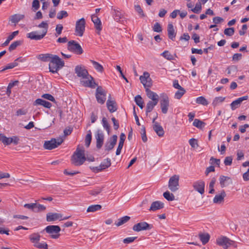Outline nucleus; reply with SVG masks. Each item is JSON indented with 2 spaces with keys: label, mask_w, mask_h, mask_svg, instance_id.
Wrapping results in <instances>:
<instances>
[{
  "label": "nucleus",
  "mask_w": 249,
  "mask_h": 249,
  "mask_svg": "<svg viewBox=\"0 0 249 249\" xmlns=\"http://www.w3.org/2000/svg\"><path fill=\"white\" fill-rule=\"evenodd\" d=\"M38 27L43 28L41 32L33 31L27 34L26 36L32 40H41L46 36L49 27L48 24L45 21H42L38 25Z\"/></svg>",
  "instance_id": "f257e3e1"
},
{
  "label": "nucleus",
  "mask_w": 249,
  "mask_h": 249,
  "mask_svg": "<svg viewBox=\"0 0 249 249\" xmlns=\"http://www.w3.org/2000/svg\"><path fill=\"white\" fill-rule=\"evenodd\" d=\"M86 160L84 150L77 148L71 157V163L75 166L82 165Z\"/></svg>",
  "instance_id": "f03ea898"
},
{
  "label": "nucleus",
  "mask_w": 249,
  "mask_h": 249,
  "mask_svg": "<svg viewBox=\"0 0 249 249\" xmlns=\"http://www.w3.org/2000/svg\"><path fill=\"white\" fill-rule=\"evenodd\" d=\"M63 142L62 138L58 139H52L50 141H45L43 144V147L45 149L52 150L57 147Z\"/></svg>",
  "instance_id": "7ed1b4c3"
},
{
  "label": "nucleus",
  "mask_w": 249,
  "mask_h": 249,
  "mask_svg": "<svg viewBox=\"0 0 249 249\" xmlns=\"http://www.w3.org/2000/svg\"><path fill=\"white\" fill-rule=\"evenodd\" d=\"M86 20L84 18H82L78 19L75 24V35L79 36H83L85 31Z\"/></svg>",
  "instance_id": "20e7f679"
},
{
  "label": "nucleus",
  "mask_w": 249,
  "mask_h": 249,
  "mask_svg": "<svg viewBox=\"0 0 249 249\" xmlns=\"http://www.w3.org/2000/svg\"><path fill=\"white\" fill-rule=\"evenodd\" d=\"M68 49L77 54H81L83 51L79 44L74 40H71L68 43Z\"/></svg>",
  "instance_id": "39448f33"
},
{
  "label": "nucleus",
  "mask_w": 249,
  "mask_h": 249,
  "mask_svg": "<svg viewBox=\"0 0 249 249\" xmlns=\"http://www.w3.org/2000/svg\"><path fill=\"white\" fill-rule=\"evenodd\" d=\"M179 179V177L177 175H175L170 178L168 188L172 192H175L178 189Z\"/></svg>",
  "instance_id": "423d86ee"
},
{
  "label": "nucleus",
  "mask_w": 249,
  "mask_h": 249,
  "mask_svg": "<svg viewBox=\"0 0 249 249\" xmlns=\"http://www.w3.org/2000/svg\"><path fill=\"white\" fill-rule=\"evenodd\" d=\"M0 142H1L3 144L5 145H8L11 143H13L14 145H17L19 143L20 139L19 137L17 136H14L12 137H7L3 134H2L1 139Z\"/></svg>",
  "instance_id": "0eeeda50"
},
{
  "label": "nucleus",
  "mask_w": 249,
  "mask_h": 249,
  "mask_svg": "<svg viewBox=\"0 0 249 249\" xmlns=\"http://www.w3.org/2000/svg\"><path fill=\"white\" fill-rule=\"evenodd\" d=\"M140 80L141 82L143 85L145 90L147 89H149V88L152 86V79L150 77L149 73L147 71L144 72L143 75L140 76Z\"/></svg>",
  "instance_id": "6e6552de"
},
{
  "label": "nucleus",
  "mask_w": 249,
  "mask_h": 249,
  "mask_svg": "<svg viewBox=\"0 0 249 249\" xmlns=\"http://www.w3.org/2000/svg\"><path fill=\"white\" fill-rule=\"evenodd\" d=\"M106 91L104 90L102 87L99 86L96 90L95 96L97 101L98 103L104 104L105 102L106 98Z\"/></svg>",
  "instance_id": "1a4fd4ad"
},
{
  "label": "nucleus",
  "mask_w": 249,
  "mask_h": 249,
  "mask_svg": "<svg viewBox=\"0 0 249 249\" xmlns=\"http://www.w3.org/2000/svg\"><path fill=\"white\" fill-rule=\"evenodd\" d=\"M234 242L226 236H221L216 239L217 244L222 246L225 249H227L229 246L232 245Z\"/></svg>",
  "instance_id": "9d476101"
},
{
  "label": "nucleus",
  "mask_w": 249,
  "mask_h": 249,
  "mask_svg": "<svg viewBox=\"0 0 249 249\" xmlns=\"http://www.w3.org/2000/svg\"><path fill=\"white\" fill-rule=\"evenodd\" d=\"M160 105L162 112L166 114L169 107V99L166 94H162L161 95Z\"/></svg>",
  "instance_id": "9b49d317"
},
{
  "label": "nucleus",
  "mask_w": 249,
  "mask_h": 249,
  "mask_svg": "<svg viewBox=\"0 0 249 249\" xmlns=\"http://www.w3.org/2000/svg\"><path fill=\"white\" fill-rule=\"evenodd\" d=\"M81 84L85 87H89L91 88H95L97 85L94 82L93 78L90 75L88 74L85 78L81 79L80 81Z\"/></svg>",
  "instance_id": "f8f14e48"
},
{
  "label": "nucleus",
  "mask_w": 249,
  "mask_h": 249,
  "mask_svg": "<svg viewBox=\"0 0 249 249\" xmlns=\"http://www.w3.org/2000/svg\"><path fill=\"white\" fill-rule=\"evenodd\" d=\"M151 225L145 222L138 223L134 225L133 230L135 231H140L143 230H148L151 229Z\"/></svg>",
  "instance_id": "ddd939ff"
},
{
  "label": "nucleus",
  "mask_w": 249,
  "mask_h": 249,
  "mask_svg": "<svg viewBox=\"0 0 249 249\" xmlns=\"http://www.w3.org/2000/svg\"><path fill=\"white\" fill-rule=\"evenodd\" d=\"M117 136L114 135L109 138L108 141L107 142L105 145V149L107 151L112 150L116 145L117 141Z\"/></svg>",
  "instance_id": "4468645a"
},
{
  "label": "nucleus",
  "mask_w": 249,
  "mask_h": 249,
  "mask_svg": "<svg viewBox=\"0 0 249 249\" xmlns=\"http://www.w3.org/2000/svg\"><path fill=\"white\" fill-rule=\"evenodd\" d=\"M194 189L201 195L204 193L205 183L202 180H198L193 183Z\"/></svg>",
  "instance_id": "2eb2a0df"
},
{
  "label": "nucleus",
  "mask_w": 249,
  "mask_h": 249,
  "mask_svg": "<svg viewBox=\"0 0 249 249\" xmlns=\"http://www.w3.org/2000/svg\"><path fill=\"white\" fill-rule=\"evenodd\" d=\"M75 72L77 74V76L81 77L82 78H85V77L88 75L89 73L87 70H86L84 67H82L80 66H76L75 68Z\"/></svg>",
  "instance_id": "dca6fc26"
},
{
  "label": "nucleus",
  "mask_w": 249,
  "mask_h": 249,
  "mask_svg": "<svg viewBox=\"0 0 249 249\" xmlns=\"http://www.w3.org/2000/svg\"><path fill=\"white\" fill-rule=\"evenodd\" d=\"M107 107L109 111L111 113L115 112L117 109L116 102L115 100H111L110 99H108L107 100Z\"/></svg>",
  "instance_id": "f3484780"
},
{
  "label": "nucleus",
  "mask_w": 249,
  "mask_h": 249,
  "mask_svg": "<svg viewBox=\"0 0 249 249\" xmlns=\"http://www.w3.org/2000/svg\"><path fill=\"white\" fill-rule=\"evenodd\" d=\"M95 138L96 140V147L97 148L100 149L103 145L104 138L103 133L100 130L97 131Z\"/></svg>",
  "instance_id": "a211bd4d"
},
{
  "label": "nucleus",
  "mask_w": 249,
  "mask_h": 249,
  "mask_svg": "<svg viewBox=\"0 0 249 249\" xmlns=\"http://www.w3.org/2000/svg\"><path fill=\"white\" fill-rule=\"evenodd\" d=\"M164 203L160 201H156L152 203L149 209V211H156L162 209L164 207Z\"/></svg>",
  "instance_id": "6ab92c4d"
},
{
  "label": "nucleus",
  "mask_w": 249,
  "mask_h": 249,
  "mask_svg": "<svg viewBox=\"0 0 249 249\" xmlns=\"http://www.w3.org/2000/svg\"><path fill=\"white\" fill-rule=\"evenodd\" d=\"M91 20L94 24L95 28L98 31V34H99L102 30V24L100 18L94 14L91 16Z\"/></svg>",
  "instance_id": "aec40b11"
},
{
  "label": "nucleus",
  "mask_w": 249,
  "mask_h": 249,
  "mask_svg": "<svg viewBox=\"0 0 249 249\" xmlns=\"http://www.w3.org/2000/svg\"><path fill=\"white\" fill-rule=\"evenodd\" d=\"M248 99V96H243L242 97L239 98L235 100V101H233L231 104V107L232 110H234L237 107H238L241 103L244 100H247Z\"/></svg>",
  "instance_id": "412c9836"
},
{
  "label": "nucleus",
  "mask_w": 249,
  "mask_h": 249,
  "mask_svg": "<svg viewBox=\"0 0 249 249\" xmlns=\"http://www.w3.org/2000/svg\"><path fill=\"white\" fill-rule=\"evenodd\" d=\"M226 196V194L224 190H222L220 194L216 195L213 199L214 203L220 204L224 202V198Z\"/></svg>",
  "instance_id": "4be33fe9"
},
{
  "label": "nucleus",
  "mask_w": 249,
  "mask_h": 249,
  "mask_svg": "<svg viewBox=\"0 0 249 249\" xmlns=\"http://www.w3.org/2000/svg\"><path fill=\"white\" fill-rule=\"evenodd\" d=\"M62 215L58 213H49L47 214L46 220L47 221H53L59 219H61Z\"/></svg>",
  "instance_id": "5701e85b"
},
{
  "label": "nucleus",
  "mask_w": 249,
  "mask_h": 249,
  "mask_svg": "<svg viewBox=\"0 0 249 249\" xmlns=\"http://www.w3.org/2000/svg\"><path fill=\"white\" fill-rule=\"evenodd\" d=\"M50 62L61 68L64 66V62L56 55H53Z\"/></svg>",
  "instance_id": "b1692460"
},
{
  "label": "nucleus",
  "mask_w": 249,
  "mask_h": 249,
  "mask_svg": "<svg viewBox=\"0 0 249 249\" xmlns=\"http://www.w3.org/2000/svg\"><path fill=\"white\" fill-rule=\"evenodd\" d=\"M153 129L156 134L160 137H163L164 134V131L163 127L159 123H155L153 125Z\"/></svg>",
  "instance_id": "393cba45"
},
{
  "label": "nucleus",
  "mask_w": 249,
  "mask_h": 249,
  "mask_svg": "<svg viewBox=\"0 0 249 249\" xmlns=\"http://www.w3.org/2000/svg\"><path fill=\"white\" fill-rule=\"evenodd\" d=\"M60 230L59 226L56 225L48 226L45 228L46 231L50 234L58 233Z\"/></svg>",
  "instance_id": "a878e982"
},
{
  "label": "nucleus",
  "mask_w": 249,
  "mask_h": 249,
  "mask_svg": "<svg viewBox=\"0 0 249 249\" xmlns=\"http://www.w3.org/2000/svg\"><path fill=\"white\" fill-rule=\"evenodd\" d=\"M24 17V15L23 14H15L10 17L9 20L11 23H14L16 25L19 21L23 19Z\"/></svg>",
  "instance_id": "bb28decb"
},
{
  "label": "nucleus",
  "mask_w": 249,
  "mask_h": 249,
  "mask_svg": "<svg viewBox=\"0 0 249 249\" xmlns=\"http://www.w3.org/2000/svg\"><path fill=\"white\" fill-rule=\"evenodd\" d=\"M34 106H42L48 108H50L52 107V104L48 101L41 99H37L33 103Z\"/></svg>",
  "instance_id": "cd10ccee"
},
{
  "label": "nucleus",
  "mask_w": 249,
  "mask_h": 249,
  "mask_svg": "<svg viewBox=\"0 0 249 249\" xmlns=\"http://www.w3.org/2000/svg\"><path fill=\"white\" fill-rule=\"evenodd\" d=\"M167 33L168 37L172 40H174L176 36V33L172 23L168 24Z\"/></svg>",
  "instance_id": "c85d7f7f"
},
{
  "label": "nucleus",
  "mask_w": 249,
  "mask_h": 249,
  "mask_svg": "<svg viewBox=\"0 0 249 249\" xmlns=\"http://www.w3.org/2000/svg\"><path fill=\"white\" fill-rule=\"evenodd\" d=\"M145 91L147 97L151 99L152 102H159V95L156 93L148 89L145 90Z\"/></svg>",
  "instance_id": "c756f323"
},
{
  "label": "nucleus",
  "mask_w": 249,
  "mask_h": 249,
  "mask_svg": "<svg viewBox=\"0 0 249 249\" xmlns=\"http://www.w3.org/2000/svg\"><path fill=\"white\" fill-rule=\"evenodd\" d=\"M18 62H22V59H21V57L16 59L13 62L7 64L0 71L2 72L6 70L11 69L15 68V67L17 66L18 65Z\"/></svg>",
  "instance_id": "7c9ffc66"
},
{
  "label": "nucleus",
  "mask_w": 249,
  "mask_h": 249,
  "mask_svg": "<svg viewBox=\"0 0 249 249\" xmlns=\"http://www.w3.org/2000/svg\"><path fill=\"white\" fill-rule=\"evenodd\" d=\"M53 55L50 53L40 54L38 56L37 58L43 62H50Z\"/></svg>",
  "instance_id": "2f4dec72"
},
{
  "label": "nucleus",
  "mask_w": 249,
  "mask_h": 249,
  "mask_svg": "<svg viewBox=\"0 0 249 249\" xmlns=\"http://www.w3.org/2000/svg\"><path fill=\"white\" fill-rule=\"evenodd\" d=\"M158 103V102H152V101H149L147 103L146 107V114L147 115L148 113L152 111L154 107L157 105Z\"/></svg>",
  "instance_id": "473e14b6"
},
{
  "label": "nucleus",
  "mask_w": 249,
  "mask_h": 249,
  "mask_svg": "<svg viewBox=\"0 0 249 249\" xmlns=\"http://www.w3.org/2000/svg\"><path fill=\"white\" fill-rule=\"evenodd\" d=\"M198 236L200 240L203 245H205L208 242L210 237V235L207 233H199Z\"/></svg>",
  "instance_id": "72a5a7b5"
},
{
  "label": "nucleus",
  "mask_w": 249,
  "mask_h": 249,
  "mask_svg": "<svg viewBox=\"0 0 249 249\" xmlns=\"http://www.w3.org/2000/svg\"><path fill=\"white\" fill-rule=\"evenodd\" d=\"M130 217L128 216H124L118 219V221L115 222V224L117 227H119L124 224L127 222L129 219Z\"/></svg>",
  "instance_id": "f704fd0d"
},
{
  "label": "nucleus",
  "mask_w": 249,
  "mask_h": 249,
  "mask_svg": "<svg viewBox=\"0 0 249 249\" xmlns=\"http://www.w3.org/2000/svg\"><path fill=\"white\" fill-rule=\"evenodd\" d=\"M111 165L110 160L109 158L105 159L103 162L101 163L99 167L102 170L109 167Z\"/></svg>",
  "instance_id": "c9c22d12"
},
{
  "label": "nucleus",
  "mask_w": 249,
  "mask_h": 249,
  "mask_svg": "<svg viewBox=\"0 0 249 249\" xmlns=\"http://www.w3.org/2000/svg\"><path fill=\"white\" fill-rule=\"evenodd\" d=\"M30 241L34 244L36 242L39 241L40 239V235L37 233H34L32 234L29 236Z\"/></svg>",
  "instance_id": "e433bc0d"
},
{
  "label": "nucleus",
  "mask_w": 249,
  "mask_h": 249,
  "mask_svg": "<svg viewBox=\"0 0 249 249\" xmlns=\"http://www.w3.org/2000/svg\"><path fill=\"white\" fill-rule=\"evenodd\" d=\"M113 15L114 19L116 21H120L123 17L121 12L116 9L113 10Z\"/></svg>",
  "instance_id": "4c0bfd02"
},
{
  "label": "nucleus",
  "mask_w": 249,
  "mask_h": 249,
  "mask_svg": "<svg viewBox=\"0 0 249 249\" xmlns=\"http://www.w3.org/2000/svg\"><path fill=\"white\" fill-rule=\"evenodd\" d=\"M102 208L101 205L99 204H96V205H92L89 206L87 210V212H94L100 210Z\"/></svg>",
  "instance_id": "58836bf2"
},
{
  "label": "nucleus",
  "mask_w": 249,
  "mask_h": 249,
  "mask_svg": "<svg viewBox=\"0 0 249 249\" xmlns=\"http://www.w3.org/2000/svg\"><path fill=\"white\" fill-rule=\"evenodd\" d=\"M90 62L92 63L96 71L100 72H102L103 71L104 68L101 64L92 60H90Z\"/></svg>",
  "instance_id": "ea45409f"
},
{
  "label": "nucleus",
  "mask_w": 249,
  "mask_h": 249,
  "mask_svg": "<svg viewBox=\"0 0 249 249\" xmlns=\"http://www.w3.org/2000/svg\"><path fill=\"white\" fill-rule=\"evenodd\" d=\"M194 126L200 129H202L205 126V123L200 120L196 119L193 123Z\"/></svg>",
  "instance_id": "a19ab883"
},
{
  "label": "nucleus",
  "mask_w": 249,
  "mask_h": 249,
  "mask_svg": "<svg viewBox=\"0 0 249 249\" xmlns=\"http://www.w3.org/2000/svg\"><path fill=\"white\" fill-rule=\"evenodd\" d=\"M22 43V41L21 40H17L13 42L9 47V50L10 51H12L16 49V48L20 46Z\"/></svg>",
  "instance_id": "79ce46f5"
},
{
  "label": "nucleus",
  "mask_w": 249,
  "mask_h": 249,
  "mask_svg": "<svg viewBox=\"0 0 249 249\" xmlns=\"http://www.w3.org/2000/svg\"><path fill=\"white\" fill-rule=\"evenodd\" d=\"M50 71L52 73L57 72V71L61 68V67H59L55 64H53L52 63L50 62V64L49 65Z\"/></svg>",
  "instance_id": "37998d69"
},
{
  "label": "nucleus",
  "mask_w": 249,
  "mask_h": 249,
  "mask_svg": "<svg viewBox=\"0 0 249 249\" xmlns=\"http://www.w3.org/2000/svg\"><path fill=\"white\" fill-rule=\"evenodd\" d=\"M36 203V206L34 210V212L39 213L40 212L44 211L46 210V207L40 204Z\"/></svg>",
  "instance_id": "c03bdc74"
},
{
  "label": "nucleus",
  "mask_w": 249,
  "mask_h": 249,
  "mask_svg": "<svg viewBox=\"0 0 249 249\" xmlns=\"http://www.w3.org/2000/svg\"><path fill=\"white\" fill-rule=\"evenodd\" d=\"M18 31L13 32L11 35H10L8 36L7 40L3 43V45L4 46L7 45L9 44V42L11 40H12L14 38V37L18 34Z\"/></svg>",
  "instance_id": "a18cd8bd"
},
{
  "label": "nucleus",
  "mask_w": 249,
  "mask_h": 249,
  "mask_svg": "<svg viewBox=\"0 0 249 249\" xmlns=\"http://www.w3.org/2000/svg\"><path fill=\"white\" fill-rule=\"evenodd\" d=\"M161 55L167 60H172L174 59V56L168 51H165Z\"/></svg>",
  "instance_id": "49530a36"
},
{
  "label": "nucleus",
  "mask_w": 249,
  "mask_h": 249,
  "mask_svg": "<svg viewBox=\"0 0 249 249\" xmlns=\"http://www.w3.org/2000/svg\"><path fill=\"white\" fill-rule=\"evenodd\" d=\"M164 197L168 201H173L175 200L174 195L170 193L169 191L164 192L163 194Z\"/></svg>",
  "instance_id": "de8ad7c7"
},
{
  "label": "nucleus",
  "mask_w": 249,
  "mask_h": 249,
  "mask_svg": "<svg viewBox=\"0 0 249 249\" xmlns=\"http://www.w3.org/2000/svg\"><path fill=\"white\" fill-rule=\"evenodd\" d=\"M230 179V178L224 176H221L219 178L220 184L222 188L225 187V182Z\"/></svg>",
  "instance_id": "09e8293b"
},
{
  "label": "nucleus",
  "mask_w": 249,
  "mask_h": 249,
  "mask_svg": "<svg viewBox=\"0 0 249 249\" xmlns=\"http://www.w3.org/2000/svg\"><path fill=\"white\" fill-rule=\"evenodd\" d=\"M91 132L90 130L88 131V133L87 134L85 138V145L87 147H89L91 141Z\"/></svg>",
  "instance_id": "8fccbe9b"
},
{
  "label": "nucleus",
  "mask_w": 249,
  "mask_h": 249,
  "mask_svg": "<svg viewBox=\"0 0 249 249\" xmlns=\"http://www.w3.org/2000/svg\"><path fill=\"white\" fill-rule=\"evenodd\" d=\"M196 102L197 104H201L204 106H206L208 104L207 100L203 96H200L196 98Z\"/></svg>",
  "instance_id": "3c124183"
},
{
  "label": "nucleus",
  "mask_w": 249,
  "mask_h": 249,
  "mask_svg": "<svg viewBox=\"0 0 249 249\" xmlns=\"http://www.w3.org/2000/svg\"><path fill=\"white\" fill-rule=\"evenodd\" d=\"M225 99V97H223L221 96L215 97L213 102V104L214 106H216L219 103L223 102Z\"/></svg>",
  "instance_id": "603ef678"
},
{
  "label": "nucleus",
  "mask_w": 249,
  "mask_h": 249,
  "mask_svg": "<svg viewBox=\"0 0 249 249\" xmlns=\"http://www.w3.org/2000/svg\"><path fill=\"white\" fill-rule=\"evenodd\" d=\"M102 122L104 128L107 131V133L109 134L110 131V125L108 124L107 120L105 117H104L102 119Z\"/></svg>",
  "instance_id": "864d4df0"
},
{
  "label": "nucleus",
  "mask_w": 249,
  "mask_h": 249,
  "mask_svg": "<svg viewBox=\"0 0 249 249\" xmlns=\"http://www.w3.org/2000/svg\"><path fill=\"white\" fill-rule=\"evenodd\" d=\"M216 179L215 178H213L210 182L209 188L210 189L209 193L213 194L214 193V189L213 188L214 184L215 183Z\"/></svg>",
  "instance_id": "5fc2aeb1"
},
{
  "label": "nucleus",
  "mask_w": 249,
  "mask_h": 249,
  "mask_svg": "<svg viewBox=\"0 0 249 249\" xmlns=\"http://www.w3.org/2000/svg\"><path fill=\"white\" fill-rule=\"evenodd\" d=\"M185 90L184 89H180L178 90L175 94V98L179 99L185 93Z\"/></svg>",
  "instance_id": "6e6d98bb"
},
{
  "label": "nucleus",
  "mask_w": 249,
  "mask_h": 249,
  "mask_svg": "<svg viewBox=\"0 0 249 249\" xmlns=\"http://www.w3.org/2000/svg\"><path fill=\"white\" fill-rule=\"evenodd\" d=\"M34 246L38 249H48V245L46 243H39V241L36 242Z\"/></svg>",
  "instance_id": "4d7b16f0"
},
{
  "label": "nucleus",
  "mask_w": 249,
  "mask_h": 249,
  "mask_svg": "<svg viewBox=\"0 0 249 249\" xmlns=\"http://www.w3.org/2000/svg\"><path fill=\"white\" fill-rule=\"evenodd\" d=\"M68 16V13L66 11H61L57 13V18L58 19H61L67 17Z\"/></svg>",
  "instance_id": "13d9d810"
},
{
  "label": "nucleus",
  "mask_w": 249,
  "mask_h": 249,
  "mask_svg": "<svg viewBox=\"0 0 249 249\" xmlns=\"http://www.w3.org/2000/svg\"><path fill=\"white\" fill-rule=\"evenodd\" d=\"M201 8L202 7L200 2H197L196 3L195 8L192 9L191 10L195 13L197 14L200 12Z\"/></svg>",
  "instance_id": "bf43d9fd"
},
{
  "label": "nucleus",
  "mask_w": 249,
  "mask_h": 249,
  "mask_svg": "<svg viewBox=\"0 0 249 249\" xmlns=\"http://www.w3.org/2000/svg\"><path fill=\"white\" fill-rule=\"evenodd\" d=\"M224 34L228 36H232L234 33V29L233 28H226L224 30Z\"/></svg>",
  "instance_id": "052dcab7"
},
{
  "label": "nucleus",
  "mask_w": 249,
  "mask_h": 249,
  "mask_svg": "<svg viewBox=\"0 0 249 249\" xmlns=\"http://www.w3.org/2000/svg\"><path fill=\"white\" fill-rule=\"evenodd\" d=\"M63 27L62 24H57L56 26L55 31L56 33L55 36L57 37L59 36L62 33V31L63 30Z\"/></svg>",
  "instance_id": "680f3d73"
},
{
  "label": "nucleus",
  "mask_w": 249,
  "mask_h": 249,
  "mask_svg": "<svg viewBox=\"0 0 249 249\" xmlns=\"http://www.w3.org/2000/svg\"><path fill=\"white\" fill-rule=\"evenodd\" d=\"M153 30L157 33L161 32L162 31V28L160 24L156 22L153 27Z\"/></svg>",
  "instance_id": "e2e57ef3"
},
{
  "label": "nucleus",
  "mask_w": 249,
  "mask_h": 249,
  "mask_svg": "<svg viewBox=\"0 0 249 249\" xmlns=\"http://www.w3.org/2000/svg\"><path fill=\"white\" fill-rule=\"evenodd\" d=\"M189 144L194 148H196L198 146L197 140L192 138L189 140Z\"/></svg>",
  "instance_id": "0e129e2a"
},
{
  "label": "nucleus",
  "mask_w": 249,
  "mask_h": 249,
  "mask_svg": "<svg viewBox=\"0 0 249 249\" xmlns=\"http://www.w3.org/2000/svg\"><path fill=\"white\" fill-rule=\"evenodd\" d=\"M232 157L231 156L226 157L224 160V163L226 166H230L232 164Z\"/></svg>",
  "instance_id": "69168bd1"
},
{
  "label": "nucleus",
  "mask_w": 249,
  "mask_h": 249,
  "mask_svg": "<svg viewBox=\"0 0 249 249\" xmlns=\"http://www.w3.org/2000/svg\"><path fill=\"white\" fill-rule=\"evenodd\" d=\"M41 97L52 102L55 101L54 98L52 95L48 93L44 94L41 96Z\"/></svg>",
  "instance_id": "338daca9"
},
{
  "label": "nucleus",
  "mask_w": 249,
  "mask_h": 249,
  "mask_svg": "<svg viewBox=\"0 0 249 249\" xmlns=\"http://www.w3.org/2000/svg\"><path fill=\"white\" fill-rule=\"evenodd\" d=\"M39 1L38 0H34L32 3V7L34 11H36L39 8Z\"/></svg>",
  "instance_id": "774afa93"
}]
</instances>
